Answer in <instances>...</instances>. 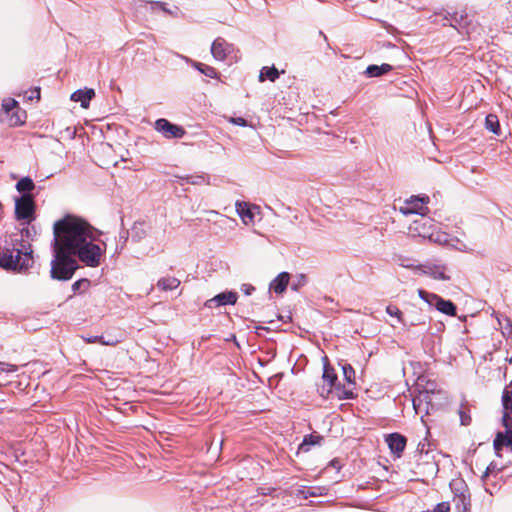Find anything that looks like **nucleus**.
I'll use <instances>...</instances> for the list:
<instances>
[{
    "mask_svg": "<svg viewBox=\"0 0 512 512\" xmlns=\"http://www.w3.org/2000/svg\"><path fill=\"white\" fill-rule=\"evenodd\" d=\"M53 247L73 253L84 265L96 268L106 250L96 243L97 231L84 219L67 215L53 225Z\"/></svg>",
    "mask_w": 512,
    "mask_h": 512,
    "instance_id": "1",
    "label": "nucleus"
},
{
    "mask_svg": "<svg viewBox=\"0 0 512 512\" xmlns=\"http://www.w3.org/2000/svg\"><path fill=\"white\" fill-rule=\"evenodd\" d=\"M409 230L414 235L428 239L429 241L440 245L451 246L460 251H465L467 249V246L458 238L451 237L446 232L437 230L433 220L425 217V215L414 220L410 224Z\"/></svg>",
    "mask_w": 512,
    "mask_h": 512,
    "instance_id": "2",
    "label": "nucleus"
},
{
    "mask_svg": "<svg viewBox=\"0 0 512 512\" xmlns=\"http://www.w3.org/2000/svg\"><path fill=\"white\" fill-rule=\"evenodd\" d=\"M34 264L33 250L30 244H21V248L0 255V267L18 272L26 271Z\"/></svg>",
    "mask_w": 512,
    "mask_h": 512,
    "instance_id": "3",
    "label": "nucleus"
},
{
    "mask_svg": "<svg viewBox=\"0 0 512 512\" xmlns=\"http://www.w3.org/2000/svg\"><path fill=\"white\" fill-rule=\"evenodd\" d=\"M503 416L502 424L505 432H498L494 442V450L500 456L503 446L509 447L512 451V391L505 389L502 394Z\"/></svg>",
    "mask_w": 512,
    "mask_h": 512,
    "instance_id": "4",
    "label": "nucleus"
},
{
    "mask_svg": "<svg viewBox=\"0 0 512 512\" xmlns=\"http://www.w3.org/2000/svg\"><path fill=\"white\" fill-rule=\"evenodd\" d=\"M73 253L54 247V258L51 262V277L57 280H69L78 268Z\"/></svg>",
    "mask_w": 512,
    "mask_h": 512,
    "instance_id": "5",
    "label": "nucleus"
},
{
    "mask_svg": "<svg viewBox=\"0 0 512 512\" xmlns=\"http://www.w3.org/2000/svg\"><path fill=\"white\" fill-rule=\"evenodd\" d=\"M322 379L324 384L321 386V388H319L321 397L328 398L330 394H333L340 400L353 398V392L351 388H346V386H340L336 384L337 375L329 366H324Z\"/></svg>",
    "mask_w": 512,
    "mask_h": 512,
    "instance_id": "6",
    "label": "nucleus"
},
{
    "mask_svg": "<svg viewBox=\"0 0 512 512\" xmlns=\"http://www.w3.org/2000/svg\"><path fill=\"white\" fill-rule=\"evenodd\" d=\"M35 210L34 201L31 195L24 194L15 201V215L18 220L32 221Z\"/></svg>",
    "mask_w": 512,
    "mask_h": 512,
    "instance_id": "7",
    "label": "nucleus"
},
{
    "mask_svg": "<svg viewBox=\"0 0 512 512\" xmlns=\"http://www.w3.org/2000/svg\"><path fill=\"white\" fill-rule=\"evenodd\" d=\"M429 202V197H412L409 200H406L404 204L400 207V212L403 215H411V214H419L420 216L425 215L428 212L427 203Z\"/></svg>",
    "mask_w": 512,
    "mask_h": 512,
    "instance_id": "8",
    "label": "nucleus"
},
{
    "mask_svg": "<svg viewBox=\"0 0 512 512\" xmlns=\"http://www.w3.org/2000/svg\"><path fill=\"white\" fill-rule=\"evenodd\" d=\"M416 271L438 281H449L447 267L443 264L425 263L416 266Z\"/></svg>",
    "mask_w": 512,
    "mask_h": 512,
    "instance_id": "9",
    "label": "nucleus"
},
{
    "mask_svg": "<svg viewBox=\"0 0 512 512\" xmlns=\"http://www.w3.org/2000/svg\"><path fill=\"white\" fill-rule=\"evenodd\" d=\"M155 130L168 139L182 138L185 131L182 127L170 123L168 120L161 118L155 122Z\"/></svg>",
    "mask_w": 512,
    "mask_h": 512,
    "instance_id": "10",
    "label": "nucleus"
},
{
    "mask_svg": "<svg viewBox=\"0 0 512 512\" xmlns=\"http://www.w3.org/2000/svg\"><path fill=\"white\" fill-rule=\"evenodd\" d=\"M2 110L9 115L12 112L9 118V124L11 126H17L24 123L23 115L24 112L19 111L18 102L13 98H7L3 100Z\"/></svg>",
    "mask_w": 512,
    "mask_h": 512,
    "instance_id": "11",
    "label": "nucleus"
},
{
    "mask_svg": "<svg viewBox=\"0 0 512 512\" xmlns=\"http://www.w3.org/2000/svg\"><path fill=\"white\" fill-rule=\"evenodd\" d=\"M452 21L454 23L451 26L455 27L460 33L465 32L469 39L478 28L477 24L469 20L467 15L461 14L458 17V14H454Z\"/></svg>",
    "mask_w": 512,
    "mask_h": 512,
    "instance_id": "12",
    "label": "nucleus"
},
{
    "mask_svg": "<svg viewBox=\"0 0 512 512\" xmlns=\"http://www.w3.org/2000/svg\"><path fill=\"white\" fill-rule=\"evenodd\" d=\"M236 211L242 222L245 225H252L254 223L255 210H258L257 206H251L247 202L237 201Z\"/></svg>",
    "mask_w": 512,
    "mask_h": 512,
    "instance_id": "13",
    "label": "nucleus"
},
{
    "mask_svg": "<svg viewBox=\"0 0 512 512\" xmlns=\"http://www.w3.org/2000/svg\"><path fill=\"white\" fill-rule=\"evenodd\" d=\"M231 51L232 46L222 38H217L211 45V54L217 61H224Z\"/></svg>",
    "mask_w": 512,
    "mask_h": 512,
    "instance_id": "14",
    "label": "nucleus"
},
{
    "mask_svg": "<svg viewBox=\"0 0 512 512\" xmlns=\"http://www.w3.org/2000/svg\"><path fill=\"white\" fill-rule=\"evenodd\" d=\"M386 442L390 448V450L400 456L403 450L406 447V438L398 433H392L387 436Z\"/></svg>",
    "mask_w": 512,
    "mask_h": 512,
    "instance_id": "15",
    "label": "nucleus"
},
{
    "mask_svg": "<svg viewBox=\"0 0 512 512\" xmlns=\"http://www.w3.org/2000/svg\"><path fill=\"white\" fill-rule=\"evenodd\" d=\"M237 293L233 291L229 292H223L216 296H214L212 299L208 300L207 305L209 307H212V304L215 303L217 306H223V305H233L237 301Z\"/></svg>",
    "mask_w": 512,
    "mask_h": 512,
    "instance_id": "16",
    "label": "nucleus"
},
{
    "mask_svg": "<svg viewBox=\"0 0 512 512\" xmlns=\"http://www.w3.org/2000/svg\"><path fill=\"white\" fill-rule=\"evenodd\" d=\"M95 96V92L93 89L85 88L79 89L72 93L71 100L75 102H80L81 107L88 108L91 99Z\"/></svg>",
    "mask_w": 512,
    "mask_h": 512,
    "instance_id": "17",
    "label": "nucleus"
},
{
    "mask_svg": "<svg viewBox=\"0 0 512 512\" xmlns=\"http://www.w3.org/2000/svg\"><path fill=\"white\" fill-rule=\"evenodd\" d=\"M150 231V226L144 222H135L131 228V239L133 242H141L145 239Z\"/></svg>",
    "mask_w": 512,
    "mask_h": 512,
    "instance_id": "18",
    "label": "nucleus"
},
{
    "mask_svg": "<svg viewBox=\"0 0 512 512\" xmlns=\"http://www.w3.org/2000/svg\"><path fill=\"white\" fill-rule=\"evenodd\" d=\"M290 280V275L288 272H281L271 283L270 289L273 290L277 294H282Z\"/></svg>",
    "mask_w": 512,
    "mask_h": 512,
    "instance_id": "19",
    "label": "nucleus"
},
{
    "mask_svg": "<svg viewBox=\"0 0 512 512\" xmlns=\"http://www.w3.org/2000/svg\"><path fill=\"white\" fill-rule=\"evenodd\" d=\"M418 296L429 306L434 307L436 310L439 307V303L442 297L435 293L427 292L423 289H418Z\"/></svg>",
    "mask_w": 512,
    "mask_h": 512,
    "instance_id": "20",
    "label": "nucleus"
},
{
    "mask_svg": "<svg viewBox=\"0 0 512 512\" xmlns=\"http://www.w3.org/2000/svg\"><path fill=\"white\" fill-rule=\"evenodd\" d=\"M392 69V66L389 64H382V65H370L366 68L365 74L368 77H378L383 74L388 73Z\"/></svg>",
    "mask_w": 512,
    "mask_h": 512,
    "instance_id": "21",
    "label": "nucleus"
},
{
    "mask_svg": "<svg viewBox=\"0 0 512 512\" xmlns=\"http://www.w3.org/2000/svg\"><path fill=\"white\" fill-rule=\"evenodd\" d=\"M180 280L175 277H164L157 282V287L163 291H171L178 288Z\"/></svg>",
    "mask_w": 512,
    "mask_h": 512,
    "instance_id": "22",
    "label": "nucleus"
},
{
    "mask_svg": "<svg viewBox=\"0 0 512 512\" xmlns=\"http://www.w3.org/2000/svg\"><path fill=\"white\" fill-rule=\"evenodd\" d=\"M485 127L495 135H500L499 119L495 114H489L485 119Z\"/></svg>",
    "mask_w": 512,
    "mask_h": 512,
    "instance_id": "23",
    "label": "nucleus"
},
{
    "mask_svg": "<svg viewBox=\"0 0 512 512\" xmlns=\"http://www.w3.org/2000/svg\"><path fill=\"white\" fill-rule=\"evenodd\" d=\"M279 77V71L275 67H263L260 71L259 81L269 79L274 82Z\"/></svg>",
    "mask_w": 512,
    "mask_h": 512,
    "instance_id": "24",
    "label": "nucleus"
},
{
    "mask_svg": "<svg viewBox=\"0 0 512 512\" xmlns=\"http://www.w3.org/2000/svg\"><path fill=\"white\" fill-rule=\"evenodd\" d=\"M437 311L448 315V316H455L456 315V306L455 304L450 300H445L442 298V300L439 303V307L437 308Z\"/></svg>",
    "mask_w": 512,
    "mask_h": 512,
    "instance_id": "25",
    "label": "nucleus"
},
{
    "mask_svg": "<svg viewBox=\"0 0 512 512\" xmlns=\"http://www.w3.org/2000/svg\"><path fill=\"white\" fill-rule=\"evenodd\" d=\"M342 371L344 375V379L346 380L348 386L346 388H351L353 391V387L355 385V371L350 364H345L342 366Z\"/></svg>",
    "mask_w": 512,
    "mask_h": 512,
    "instance_id": "26",
    "label": "nucleus"
},
{
    "mask_svg": "<svg viewBox=\"0 0 512 512\" xmlns=\"http://www.w3.org/2000/svg\"><path fill=\"white\" fill-rule=\"evenodd\" d=\"M34 188L35 184L33 180L29 177L21 178L16 184V189L20 193H28L32 191Z\"/></svg>",
    "mask_w": 512,
    "mask_h": 512,
    "instance_id": "27",
    "label": "nucleus"
},
{
    "mask_svg": "<svg viewBox=\"0 0 512 512\" xmlns=\"http://www.w3.org/2000/svg\"><path fill=\"white\" fill-rule=\"evenodd\" d=\"M321 439L322 438L320 436H316V435L306 436L304 438L302 444L300 445V449L307 451L308 449L306 448V446L319 444Z\"/></svg>",
    "mask_w": 512,
    "mask_h": 512,
    "instance_id": "28",
    "label": "nucleus"
},
{
    "mask_svg": "<svg viewBox=\"0 0 512 512\" xmlns=\"http://www.w3.org/2000/svg\"><path fill=\"white\" fill-rule=\"evenodd\" d=\"M386 312L392 316V317H396L398 322L402 323L403 325H406V323L404 322L403 320V317H402V312L399 308H397L396 306H392V305H389L386 307Z\"/></svg>",
    "mask_w": 512,
    "mask_h": 512,
    "instance_id": "29",
    "label": "nucleus"
},
{
    "mask_svg": "<svg viewBox=\"0 0 512 512\" xmlns=\"http://www.w3.org/2000/svg\"><path fill=\"white\" fill-rule=\"evenodd\" d=\"M395 261L401 267L414 269L416 271V266L412 263V260L407 257L397 256Z\"/></svg>",
    "mask_w": 512,
    "mask_h": 512,
    "instance_id": "30",
    "label": "nucleus"
},
{
    "mask_svg": "<svg viewBox=\"0 0 512 512\" xmlns=\"http://www.w3.org/2000/svg\"><path fill=\"white\" fill-rule=\"evenodd\" d=\"M18 369V367L14 364H11V363H6V362H0V376H2V374H8V373H12V372H16Z\"/></svg>",
    "mask_w": 512,
    "mask_h": 512,
    "instance_id": "31",
    "label": "nucleus"
},
{
    "mask_svg": "<svg viewBox=\"0 0 512 512\" xmlns=\"http://www.w3.org/2000/svg\"><path fill=\"white\" fill-rule=\"evenodd\" d=\"M201 73H203L205 76L210 77V78L218 77L217 71L212 66H208V65H205L203 67Z\"/></svg>",
    "mask_w": 512,
    "mask_h": 512,
    "instance_id": "32",
    "label": "nucleus"
},
{
    "mask_svg": "<svg viewBox=\"0 0 512 512\" xmlns=\"http://www.w3.org/2000/svg\"><path fill=\"white\" fill-rule=\"evenodd\" d=\"M459 416H460V421H461V424L464 425V426H467L471 423V417L469 414H467L463 408H460L459 409Z\"/></svg>",
    "mask_w": 512,
    "mask_h": 512,
    "instance_id": "33",
    "label": "nucleus"
},
{
    "mask_svg": "<svg viewBox=\"0 0 512 512\" xmlns=\"http://www.w3.org/2000/svg\"><path fill=\"white\" fill-rule=\"evenodd\" d=\"M228 121L234 125L246 127L248 126L247 121L242 117H230Z\"/></svg>",
    "mask_w": 512,
    "mask_h": 512,
    "instance_id": "34",
    "label": "nucleus"
},
{
    "mask_svg": "<svg viewBox=\"0 0 512 512\" xmlns=\"http://www.w3.org/2000/svg\"><path fill=\"white\" fill-rule=\"evenodd\" d=\"M450 511V505L448 502H441L436 505L433 512H449Z\"/></svg>",
    "mask_w": 512,
    "mask_h": 512,
    "instance_id": "35",
    "label": "nucleus"
},
{
    "mask_svg": "<svg viewBox=\"0 0 512 512\" xmlns=\"http://www.w3.org/2000/svg\"><path fill=\"white\" fill-rule=\"evenodd\" d=\"M119 240L121 242V245H120V247H117V249H116L117 253H120V251L124 248V245L126 244V242L128 240V232L124 231L122 234H120Z\"/></svg>",
    "mask_w": 512,
    "mask_h": 512,
    "instance_id": "36",
    "label": "nucleus"
},
{
    "mask_svg": "<svg viewBox=\"0 0 512 512\" xmlns=\"http://www.w3.org/2000/svg\"><path fill=\"white\" fill-rule=\"evenodd\" d=\"M119 342H120V340L117 338H107V340H105L103 336H102V340H101V344L107 345V346H115Z\"/></svg>",
    "mask_w": 512,
    "mask_h": 512,
    "instance_id": "37",
    "label": "nucleus"
},
{
    "mask_svg": "<svg viewBox=\"0 0 512 512\" xmlns=\"http://www.w3.org/2000/svg\"><path fill=\"white\" fill-rule=\"evenodd\" d=\"M254 290H255V288L251 284H242V286H241V291L245 295H251Z\"/></svg>",
    "mask_w": 512,
    "mask_h": 512,
    "instance_id": "38",
    "label": "nucleus"
},
{
    "mask_svg": "<svg viewBox=\"0 0 512 512\" xmlns=\"http://www.w3.org/2000/svg\"><path fill=\"white\" fill-rule=\"evenodd\" d=\"M101 340H102V336H93V337L85 338V341L87 343H95V342L101 343Z\"/></svg>",
    "mask_w": 512,
    "mask_h": 512,
    "instance_id": "39",
    "label": "nucleus"
},
{
    "mask_svg": "<svg viewBox=\"0 0 512 512\" xmlns=\"http://www.w3.org/2000/svg\"><path fill=\"white\" fill-rule=\"evenodd\" d=\"M37 99L39 100L40 99V89L39 88H36L33 92H32V95L29 96V99L32 100V99Z\"/></svg>",
    "mask_w": 512,
    "mask_h": 512,
    "instance_id": "40",
    "label": "nucleus"
},
{
    "mask_svg": "<svg viewBox=\"0 0 512 512\" xmlns=\"http://www.w3.org/2000/svg\"><path fill=\"white\" fill-rule=\"evenodd\" d=\"M156 5L159 6L161 10H163L166 13H171V11L167 8L166 4L163 2H156Z\"/></svg>",
    "mask_w": 512,
    "mask_h": 512,
    "instance_id": "41",
    "label": "nucleus"
},
{
    "mask_svg": "<svg viewBox=\"0 0 512 512\" xmlns=\"http://www.w3.org/2000/svg\"><path fill=\"white\" fill-rule=\"evenodd\" d=\"M305 280H306V279H305V276H304V275H300V276H299L298 284H297V285H293V286H292V288H293L294 290H297L298 285H303V284L305 283Z\"/></svg>",
    "mask_w": 512,
    "mask_h": 512,
    "instance_id": "42",
    "label": "nucleus"
},
{
    "mask_svg": "<svg viewBox=\"0 0 512 512\" xmlns=\"http://www.w3.org/2000/svg\"><path fill=\"white\" fill-rule=\"evenodd\" d=\"M192 66L201 72L205 64L200 62H192Z\"/></svg>",
    "mask_w": 512,
    "mask_h": 512,
    "instance_id": "43",
    "label": "nucleus"
},
{
    "mask_svg": "<svg viewBox=\"0 0 512 512\" xmlns=\"http://www.w3.org/2000/svg\"><path fill=\"white\" fill-rule=\"evenodd\" d=\"M421 324H426L425 320L423 319H415V321H412L410 323V325L414 326V325H421Z\"/></svg>",
    "mask_w": 512,
    "mask_h": 512,
    "instance_id": "44",
    "label": "nucleus"
},
{
    "mask_svg": "<svg viewBox=\"0 0 512 512\" xmlns=\"http://www.w3.org/2000/svg\"><path fill=\"white\" fill-rule=\"evenodd\" d=\"M203 181H204L203 177L197 176V177L194 178V180L191 183L192 184H199V183H201Z\"/></svg>",
    "mask_w": 512,
    "mask_h": 512,
    "instance_id": "45",
    "label": "nucleus"
},
{
    "mask_svg": "<svg viewBox=\"0 0 512 512\" xmlns=\"http://www.w3.org/2000/svg\"><path fill=\"white\" fill-rule=\"evenodd\" d=\"M461 502H462V505H463V510H467V506L469 505V503L466 502L465 497L461 498Z\"/></svg>",
    "mask_w": 512,
    "mask_h": 512,
    "instance_id": "46",
    "label": "nucleus"
},
{
    "mask_svg": "<svg viewBox=\"0 0 512 512\" xmlns=\"http://www.w3.org/2000/svg\"><path fill=\"white\" fill-rule=\"evenodd\" d=\"M79 285H80V282H79V281H78V282H75V283L73 284V289H74V290H76V289L79 287Z\"/></svg>",
    "mask_w": 512,
    "mask_h": 512,
    "instance_id": "47",
    "label": "nucleus"
}]
</instances>
